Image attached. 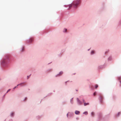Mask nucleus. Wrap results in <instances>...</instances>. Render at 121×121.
<instances>
[{
  "instance_id": "f257e3e1",
  "label": "nucleus",
  "mask_w": 121,
  "mask_h": 121,
  "mask_svg": "<svg viewBox=\"0 0 121 121\" xmlns=\"http://www.w3.org/2000/svg\"><path fill=\"white\" fill-rule=\"evenodd\" d=\"M10 56L8 54L5 55L1 61V65L3 67H8V64L9 61Z\"/></svg>"
},
{
  "instance_id": "4468645a",
  "label": "nucleus",
  "mask_w": 121,
  "mask_h": 121,
  "mask_svg": "<svg viewBox=\"0 0 121 121\" xmlns=\"http://www.w3.org/2000/svg\"><path fill=\"white\" fill-rule=\"evenodd\" d=\"M91 117H93L95 115V114L93 112H92L91 113Z\"/></svg>"
},
{
  "instance_id": "a878e982",
  "label": "nucleus",
  "mask_w": 121,
  "mask_h": 121,
  "mask_svg": "<svg viewBox=\"0 0 121 121\" xmlns=\"http://www.w3.org/2000/svg\"><path fill=\"white\" fill-rule=\"evenodd\" d=\"M17 86H15L13 88V89L14 90L16 88H17Z\"/></svg>"
},
{
  "instance_id": "6e6552de",
  "label": "nucleus",
  "mask_w": 121,
  "mask_h": 121,
  "mask_svg": "<svg viewBox=\"0 0 121 121\" xmlns=\"http://www.w3.org/2000/svg\"><path fill=\"white\" fill-rule=\"evenodd\" d=\"M102 114L101 113H99L98 114V118L99 119H101L102 117Z\"/></svg>"
},
{
  "instance_id": "412c9836",
  "label": "nucleus",
  "mask_w": 121,
  "mask_h": 121,
  "mask_svg": "<svg viewBox=\"0 0 121 121\" xmlns=\"http://www.w3.org/2000/svg\"><path fill=\"white\" fill-rule=\"evenodd\" d=\"M82 102H83V103H84L85 102V100H84V99H82Z\"/></svg>"
},
{
  "instance_id": "ddd939ff",
  "label": "nucleus",
  "mask_w": 121,
  "mask_h": 121,
  "mask_svg": "<svg viewBox=\"0 0 121 121\" xmlns=\"http://www.w3.org/2000/svg\"><path fill=\"white\" fill-rule=\"evenodd\" d=\"M80 112V111L77 110H76L75 112V113L76 115H79Z\"/></svg>"
},
{
  "instance_id": "5701e85b",
  "label": "nucleus",
  "mask_w": 121,
  "mask_h": 121,
  "mask_svg": "<svg viewBox=\"0 0 121 121\" xmlns=\"http://www.w3.org/2000/svg\"><path fill=\"white\" fill-rule=\"evenodd\" d=\"M51 70H52V69H49L47 71V72H49V71H50Z\"/></svg>"
},
{
  "instance_id": "dca6fc26",
  "label": "nucleus",
  "mask_w": 121,
  "mask_h": 121,
  "mask_svg": "<svg viewBox=\"0 0 121 121\" xmlns=\"http://www.w3.org/2000/svg\"><path fill=\"white\" fill-rule=\"evenodd\" d=\"M24 84V82L21 83L20 84H18L17 85V86H18L19 85H21V86H22V84Z\"/></svg>"
},
{
  "instance_id": "423d86ee",
  "label": "nucleus",
  "mask_w": 121,
  "mask_h": 121,
  "mask_svg": "<svg viewBox=\"0 0 121 121\" xmlns=\"http://www.w3.org/2000/svg\"><path fill=\"white\" fill-rule=\"evenodd\" d=\"M63 73V71H61L59 73L57 74L55 76V77H57L58 76H60Z\"/></svg>"
},
{
  "instance_id": "4c0bfd02",
  "label": "nucleus",
  "mask_w": 121,
  "mask_h": 121,
  "mask_svg": "<svg viewBox=\"0 0 121 121\" xmlns=\"http://www.w3.org/2000/svg\"><path fill=\"white\" fill-rule=\"evenodd\" d=\"M72 6V5H70V6L69 7H71Z\"/></svg>"
},
{
  "instance_id": "393cba45",
  "label": "nucleus",
  "mask_w": 121,
  "mask_h": 121,
  "mask_svg": "<svg viewBox=\"0 0 121 121\" xmlns=\"http://www.w3.org/2000/svg\"><path fill=\"white\" fill-rule=\"evenodd\" d=\"M61 53H59V54L58 55V56L60 57L61 56Z\"/></svg>"
},
{
  "instance_id": "2f4dec72",
  "label": "nucleus",
  "mask_w": 121,
  "mask_h": 121,
  "mask_svg": "<svg viewBox=\"0 0 121 121\" xmlns=\"http://www.w3.org/2000/svg\"><path fill=\"white\" fill-rule=\"evenodd\" d=\"M96 94V92H95L93 94V95H95Z\"/></svg>"
},
{
  "instance_id": "20e7f679",
  "label": "nucleus",
  "mask_w": 121,
  "mask_h": 121,
  "mask_svg": "<svg viewBox=\"0 0 121 121\" xmlns=\"http://www.w3.org/2000/svg\"><path fill=\"white\" fill-rule=\"evenodd\" d=\"M80 0H76L75 2H74L73 5L75 7H76L80 3Z\"/></svg>"
},
{
  "instance_id": "c756f323",
  "label": "nucleus",
  "mask_w": 121,
  "mask_h": 121,
  "mask_svg": "<svg viewBox=\"0 0 121 121\" xmlns=\"http://www.w3.org/2000/svg\"><path fill=\"white\" fill-rule=\"evenodd\" d=\"M120 84H121V85L120 86V87H121V81H120Z\"/></svg>"
},
{
  "instance_id": "cd10ccee",
  "label": "nucleus",
  "mask_w": 121,
  "mask_h": 121,
  "mask_svg": "<svg viewBox=\"0 0 121 121\" xmlns=\"http://www.w3.org/2000/svg\"><path fill=\"white\" fill-rule=\"evenodd\" d=\"M69 81H66L65 82V85H66L67 84V82H68Z\"/></svg>"
},
{
  "instance_id": "f03ea898",
  "label": "nucleus",
  "mask_w": 121,
  "mask_h": 121,
  "mask_svg": "<svg viewBox=\"0 0 121 121\" xmlns=\"http://www.w3.org/2000/svg\"><path fill=\"white\" fill-rule=\"evenodd\" d=\"M73 116V113L71 112H68L66 114L67 117L68 119L72 118Z\"/></svg>"
},
{
  "instance_id": "1a4fd4ad",
  "label": "nucleus",
  "mask_w": 121,
  "mask_h": 121,
  "mask_svg": "<svg viewBox=\"0 0 121 121\" xmlns=\"http://www.w3.org/2000/svg\"><path fill=\"white\" fill-rule=\"evenodd\" d=\"M121 114V112H118L116 114V117H119L120 116Z\"/></svg>"
},
{
  "instance_id": "f704fd0d",
  "label": "nucleus",
  "mask_w": 121,
  "mask_h": 121,
  "mask_svg": "<svg viewBox=\"0 0 121 121\" xmlns=\"http://www.w3.org/2000/svg\"><path fill=\"white\" fill-rule=\"evenodd\" d=\"M29 76H27V78H29Z\"/></svg>"
},
{
  "instance_id": "aec40b11",
  "label": "nucleus",
  "mask_w": 121,
  "mask_h": 121,
  "mask_svg": "<svg viewBox=\"0 0 121 121\" xmlns=\"http://www.w3.org/2000/svg\"><path fill=\"white\" fill-rule=\"evenodd\" d=\"M11 90L10 89H9L7 91L6 93L5 94H6L9 91Z\"/></svg>"
},
{
  "instance_id": "ea45409f",
  "label": "nucleus",
  "mask_w": 121,
  "mask_h": 121,
  "mask_svg": "<svg viewBox=\"0 0 121 121\" xmlns=\"http://www.w3.org/2000/svg\"><path fill=\"white\" fill-rule=\"evenodd\" d=\"M24 85L25 86H26V84H24Z\"/></svg>"
},
{
  "instance_id": "f8f14e48",
  "label": "nucleus",
  "mask_w": 121,
  "mask_h": 121,
  "mask_svg": "<svg viewBox=\"0 0 121 121\" xmlns=\"http://www.w3.org/2000/svg\"><path fill=\"white\" fill-rule=\"evenodd\" d=\"M42 117L41 115H38L36 116V118L38 120L40 119Z\"/></svg>"
},
{
  "instance_id": "4be33fe9",
  "label": "nucleus",
  "mask_w": 121,
  "mask_h": 121,
  "mask_svg": "<svg viewBox=\"0 0 121 121\" xmlns=\"http://www.w3.org/2000/svg\"><path fill=\"white\" fill-rule=\"evenodd\" d=\"M121 79V76L120 77H118V80H119Z\"/></svg>"
},
{
  "instance_id": "58836bf2",
  "label": "nucleus",
  "mask_w": 121,
  "mask_h": 121,
  "mask_svg": "<svg viewBox=\"0 0 121 121\" xmlns=\"http://www.w3.org/2000/svg\"><path fill=\"white\" fill-rule=\"evenodd\" d=\"M5 95H6V94H5L4 95L3 97Z\"/></svg>"
},
{
  "instance_id": "e433bc0d",
  "label": "nucleus",
  "mask_w": 121,
  "mask_h": 121,
  "mask_svg": "<svg viewBox=\"0 0 121 121\" xmlns=\"http://www.w3.org/2000/svg\"><path fill=\"white\" fill-rule=\"evenodd\" d=\"M76 91H78V90L76 89Z\"/></svg>"
},
{
  "instance_id": "b1692460",
  "label": "nucleus",
  "mask_w": 121,
  "mask_h": 121,
  "mask_svg": "<svg viewBox=\"0 0 121 121\" xmlns=\"http://www.w3.org/2000/svg\"><path fill=\"white\" fill-rule=\"evenodd\" d=\"M9 121H13V120L12 119H10L9 120Z\"/></svg>"
},
{
  "instance_id": "7ed1b4c3",
  "label": "nucleus",
  "mask_w": 121,
  "mask_h": 121,
  "mask_svg": "<svg viewBox=\"0 0 121 121\" xmlns=\"http://www.w3.org/2000/svg\"><path fill=\"white\" fill-rule=\"evenodd\" d=\"M76 99L77 104L78 105L81 106L82 104V102L78 98H77Z\"/></svg>"
},
{
  "instance_id": "6ab92c4d",
  "label": "nucleus",
  "mask_w": 121,
  "mask_h": 121,
  "mask_svg": "<svg viewBox=\"0 0 121 121\" xmlns=\"http://www.w3.org/2000/svg\"><path fill=\"white\" fill-rule=\"evenodd\" d=\"M112 57L111 56H110L108 58V60H110L112 59Z\"/></svg>"
},
{
  "instance_id": "a211bd4d",
  "label": "nucleus",
  "mask_w": 121,
  "mask_h": 121,
  "mask_svg": "<svg viewBox=\"0 0 121 121\" xmlns=\"http://www.w3.org/2000/svg\"><path fill=\"white\" fill-rule=\"evenodd\" d=\"M27 99V98L26 97H25L24 98V99L23 100V101H25Z\"/></svg>"
},
{
  "instance_id": "39448f33",
  "label": "nucleus",
  "mask_w": 121,
  "mask_h": 121,
  "mask_svg": "<svg viewBox=\"0 0 121 121\" xmlns=\"http://www.w3.org/2000/svg\"><path fill=\"white\" fill-rule=\"evenodd\" d=\"M15 114V113L14 112L12 111L10 112L9 114L10 116L11 117H14Z\"/></svg>"
},
{
  "instance_id": "c9c22d12",
  "label": "nucleus",
  "mask_w": 121,
  "mask_h": 121,
  "mask_svg": "<svg viewBox=\"0 0 121 121\" xmlns=\"http://www.w3.org/2000/svg\"><path fill=\"white\" fill-rule=\"evenodd\" d=\"M4 121H7L6 119H5Z\"/></svg>"
},
{
  "instance_id": "7c9ffc66",
  "label": "nucleus",
  "mask_w": 121,
  "mask_h": 121,
  "mask_svg": "<svg viewBox=\"0 0 121 121\" xmlns=\"http://www.w3.org/2000/svg\"><path fill=\"white\" fill-rule=\"evenodd\" d=\"M98 87V85H96V86H95V87H96V88H97Z\"/></svg>"
},
{
  "instance_id": "9d476101",
  "label": "nucleus",
  "mask_w": 121,
  "mask_h": 121,
  "mask_svg": "<svg viewBox=\"0 0 121 121\" xmlns=\"http://www.w3.org/2000/svg\"><path fill=\"white\" fill-rule=\"evenodd\" d=\"M70 103L71 104H73V98H72L70 99Z\"/></svg>"
},
{
  "instance_id": "bb28decb",
  "label": "nucleus",
  "mask_w": 121,
  "mask_h": 121,
  "mask_svg": "<svg viewBox=\"0 0 121 121\" xmlns=\"http://www.w3.org/2000/svg\"><path fill=\"white\" fill-rule=\"evenodd\" d=\"M64 30H65V31H64V32H66L67 31V29H64Z\"/></svg>"
},
{
  "instance_id": "c85d7f7f",
  "label": "nucleus",
  "mask_w": 121,
  "mask_h": 121,
  "mask_svg": "<svg viewBox=\"0 0 121 121\" xmlns=\"http://www.w3.org/2000/svg\"><path fill=\"white\" fill-rule=\"evenodd\" d=\"M32 39H30V42H31L32 41Z\"/></svg>"
},
{
  "instance_id": "9b49d317",
  "label": "nucleus",
  "mask_w": 121,
  "mask_h": 121,
  "mask_svg": "<svg viewBox=\"0 0 121 121\" xmlns=\"http://www.w3.org/2000/svg\"><path fill=\"white\" fill-rule=\"evenodd\" d=\"M104 65H101L99 66L98 67V69H102L104 68Z\"/></svg>"
},
{
  "instance_id": "0eeeda50",
  "label": "nucleus",
  "mask_w": 121,
  "mask_h": 121,
  "mask_svg": "<svg viewBox=\"0 0 121 121\" xmlns=\"http://www.w3.org/2000/svg\"><path fill=\"white\" fill-rule=\"evenodd\" d=\"M103 96L100 95L99 96V99L100 102L101 103H103Z\"/></svg>"
},
{
  "instance_id": "2eb2a0df",
  "label": "nucleus",
  "mask_w": 121,
  "mask_h": 121,
  "mask_svg": "<svg viewBox=\"0 0 121 121\" xmlns=\"http://www.w3.org/2000/svg\"><path fill=\"white\" fill-rule=\"evenodd\" d=\"M89 105V103H86V102H85L84 103V106L88 105Z\"/></svg>"
},
{
  "instance_id": "473e14b6",
  "label": "nucleus",
  "mask_w": 121,
  "mask_h": 121,
  "mask_svg": "<svg viewBox=\"0 0 121 121\" xmlns=\"http://www.w3.org/2000/svg\"><path fill=\"white\" fill-rule=\"evenodd\" d=\"M94 52H94V51H92L91 53H94Z\"/></svg>"
},
{
  "instance_id": "f3484780",
  "label": "nucleus",
  "mask_w": 121,
  "mask_h": 121,
  "mask_svg": "<svg viewBox=\"0 0 121 121\" xmlns=\"http://www.w3.org/2000/svg\"><path fill=\"white\" fill-rule=\"evenodd\" d=\"M83 113L85 114L86 115H87L88 113L87 111H85L83 112Z\"/></svg>"
},
{
  "instance_id": "72a5a7b5",
  "label": "nucleus",
  "mask_w": 121,
  "mask_h": 121,
  "mask_svg": "<svg viewBox=\"0 0 121 121\" xmlns=\"http://www.w3.org/2000/svg\"><path fill=\"white\" fill-rule=\"evenodd\" d=\"M76 119L77 120H78L79 119V118L78 117H77L76 118Z\"/></svg>"
}]
</instances>
